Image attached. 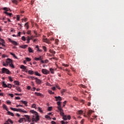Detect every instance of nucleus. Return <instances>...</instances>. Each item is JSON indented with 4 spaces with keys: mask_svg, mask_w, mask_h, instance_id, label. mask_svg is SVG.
Returning <instances> with one entry per match:
<instances>
[{
    "mask_svg": "<svg viewBox=\"0 0 124 124\" xmlns=\"http://www.w3.org/2000/svg\"><path fill=\"white\" fill-rule=\"evenodd\" d=\"M30 113H31L32 114H34V115H35V117H33L32 119V122H35L36 123H37L38 121H39V115H38V113L37 112L33 110H31Z\"/></svg>",
    "mask_w": 124,
    "mask_h": 124,
    "instance_id": "f257e3e1",
    "label": "nucleus"
},
{
    "mask_svg": "<svg viewBox=\"0 0 124 124\" xmlns=\"http://www.w3.org/2000/svg\"><path fill=\"white\" fill-rule=\"evenodd\" d=\"M12 62H13V60H11L10 58H7L6 60V63L3 62V66H8V65L12 63Z\"/></svg>",
    "mask_w": 124,
    "mask_h": 124,
    "instance_id": "f03ea898",
    "label": "nucleus"
},
{
    "mask_svg": "<svg viewBox=\"0 0 124 124\" xmlns=\"http://www.w3.org/2000/svg\"><path fill=\"white\" fill-rule=\"evenodd\" d=\"M2 87H3V88H8L9 89H11V88H12V85H11V84H5V82H4V81H3L2 82Z\"/></svg>",
    "mask_w": 124,
    "mask_h": 124,
    "instance_id": "7ed1b4c3",
    "label": "nucleus"
},
{
    "mask_svg": "<svg viewBox=\"0 0 124 124\" xmlns=\"http://www.w3.org/2000/svg\"><path fill=\"white\" fill-rule=\"evenodd\" d=\"M2 73L4 74L6 73V74H10V71L8 70V69H6L5 67L2 68Z\"/></svg>",
    "mask_w": 124,
    "mask_h": 124,
    "instance_id": "20e7f679",
    "label": "nucleus"
},
{
    "mask_svg": "<svg viewBox=\"0 0 124 124\" xmlns=\"http://www.w3.org/2000/svg\"><path fill=\"white\" fill-rule=\"evenodd\" d=\"M16 112H20V113H24V114L28 113V112H27V111H25L24 109H22L21 108H16Z\"/></svg>",
    "mask_w": 124,
    "mask_h": 124,
    "instance_id": "39448f33",
    "label": "nucleus"
},
{
    "mask_svg": "<svg viewBox=\"0 0 124 124\" xmlns=\"http://www.w3.org/2000/svg\"><path fill=\"white\" fill-rule=\"evenodd\" d=\"M43 42H45V43H47V44H51V41L50 39L45 38L43 39Z\"/></svg>",
    "mask_w": 124,
    "mask_h": 124,
    "instance_id": "423d86ee",
    "label": "nucleus"
},
{
    "mask_svg": "<svg viewBox=\"0 0 124 124\" xmlns=\"http://www.w3.org/2000/svg\"><path fill=\"white\" fill-rule=\"evenodd\" d=\"M42 72L43 74L47 75V74H50V71H48V70H46V69H43L42 70Z\"/></svg>",
    "mask_w": 124,
    "mask_h": 124,
    "instance_id": "0eeeda50",
    "label": "nucleus"
},
{
    "mask_svg": "<svg viewBox=\"0 0 124 124\" xmlns=\"http://www.w3.org/2000/svg\"><path fill=\"white\" fill-rule=\"evenodd\" d=\"M8 40L10 42H11V43H12L14 45H15L16 46H17L18 44V43H17V42L12 40V39H11V38H9Z\"/></svg>",
    "mask_w": 124,
    "mask_h": 124,
    "instance_id": "6e6552de",
    "label": "nucleus"
},
{
    "mask_svg": "<svg viewBox=\"0 0 124 124\" xmlns=\"http://www.w3.org/2000/svg\"><path fill=\"white\" fill-rule=\"evenodd\" d=\"M58 109L60 112L61 115L62 116V117L64 115V113H63V110H62V108L60 107H58Z\"/></svg>",
    "mask_w": 124,
    "mask_h": 124,
    "instance_id": "1a4fd4ad",
    "label": "nucleus"
},
{
    "mask_svg": "<svg viewBox=\"0 0 124 124\" xmlns=\"http://www.w3.org/2000/svg\"><path fill=\"white\" fill-rule=\"evenodd\" d=\"M34 60H35V61H41V60H43V56H40L38 58L35 57Z\"/></svg>",
    "mask_w": 124,
    "mask_h": 124,
    "instance_id": "9d476101",
    "label": "nucleus"
},
{
    "mask_svg": "<svg viewBox=\"0 0 124 124\" xmlns=\"http://www.w3.org/2000/svg\"><path fill=\"white\" fill-rule=\"evenodd\" d=\"M35 80L36 81V83H37L38 84H41L42 83V81L40 79L37 78H35Z\"/></svg>",
    "mask_w": 124,
    "mask_h": 124,
    "instance_id": "9b49d317",
    "label": "nucleus"
},
{
    "mask_svg": "<svg viewBox=\"0 0 124 124\" xmlns=\"http://www.w3.org/2000/svg\"><path fill=\"white\" fill-rule=\"evenodd\" d=\"M20 68L21 69H24V70H26V72H28V69H27V67L26 66H24V65H21L20 66Z\"/></svg>",
    "mask_w": 124,
    "mask_h": 124,
    "instance_id": "f8f14e48",
    "label": "nucleus"
},
{
    "mask_svg": "<svg viewBox=\"0 0 124 124\" xmlns=\"http://www.w3.org/2000/svg\"><path fill=\"white\" fill-rule=\"evenodd\" d=\"M25 118H26L27 120V122H29V123H31V118L30 117V116L29 115H25Z\"/></svg>",
    "mask_w": 124,
    "mask_h": 124,
    "instance_id": "ddd939ff",
    "label": "nucleus"
},
{
    "mask_svg": "<svg viewBox=\"0 0 124 124\" xmlns=\"http://www.w3.org/2000/svg\"><path fill=\"white\" fill-rule=\"evenodd\" d=\"M56 101H62V97L61 96H55Z\"/></svg>",
    "mask_w": 124,
    "mask_h": 124,
    "instance_id": "4468645a",
    "label": "nucleus"
},
{
    "mask_svg": "<svg viewBox=\"0 0 124 124\" xmlns=\"http://www.w3.org/2000/svg\"><path fill=\"white\" fill-rule=\"evenodd\" d=\"M93 110H91L88 111L87 115L89 118L91 117V115H92V114H93Z\"/></svg>",
    "mask_w": 124,
    "mask_h": 124,
    "instance_id": "2eb2a0df",
    "label": "nucleus"
},
{
    "mask_svg": "<svg viewBox=\"0 0 124 124\" xmlns=\"http://www.w3.org/2000/svg\"><path fill=\"white\" fill-rule=\"evenodd\" d=\"M28 46L27 45H22L21 46H20V48H21L22 49H26V48H27L28 47Z\"/></svg>",
    "mask_w": 124,
    "mask_h": 124,
    "instance_id": "dca6fc26",
    "label": "nucleus"
},
{
    "mask_svg": "<svg viewBox=\"0 0 124 124\" xmlns=\"http://www.w3.org/2000/svg\"><path fill=\"white\" fill-rule=\"evenodd\" d=\"M20 102L23 103V104H24V105H25V106H28V102H27V101L21 100Z\"/></svg>",
    "mask_w": 124,
    "mask_h": 124,
    "instance_id": "f3484780",
    "label": "nucleus"
},
{
    "mask_svg": "<svg viewBox=\"0 0 124 124\" xmlns=\"http://www.w3.org/2000/svg\"><path fill=\"white\" fill-rule=\"evenodd\" d=\"M34 94L37 96H43V94H41V93H38L37 92L35 93Z\"/></svg>",
    "mask_w": 124,
    "mask_h": 124,
    "instance_id": "a211bd4d",
    "label": "nucleus"
},
{
    "mask_svg": "<svg viewBox=\"0 0 124 124\" xmlns=\"http://www.w3.org/2000/svg\"><path fill=\"white\" fill-rule=\"evenodd\" d=\"M24 120H26V118H20V119L18 121V123H23L24 122Z\"/></svg>",
    "mask_w": 124,
    "mask_h": 124,
    "instance_id": "6ab92c4d",
    "label": "nucleus"
},
{
    "mask_svg": "<svg viewBox=\"0 0 124 124\" xmlns=\"http://www.w3.org/2000/svg\"><path fill=\"white\" fill-rule=\"evenodd\" d=\"M36 48L37 49V52H40V53H41L43 51L42 49H39V47L38 46H36Z\"/></svg>",
    "mask_w": 124,
    "mask_h": 124,
    "instance_id": "aec40b11",
    "label": "nucleus"
},
{
    "mask_svg": "<svg viewBox=\"0 0 124 124\" xmlns=\"http://www.w3.org/2000/svg\"><path fill=\"white\" fill-rule=\"evenodd\" d=\"M7 114L10 116H12V117H14V114L9 111L8 110Z\"/></svg>",
    "mask_w": 124,
    "mask_h": 124,
    "instance_id": "412c9836",
    "label": "nucleus"
},
{
    "mask_svg": "<svg viewBox=\"0 0 124 124\" xmlns=\"http://www.w3.org/2000/svg\"><path fill=\"white\" fill-rule=\"evenodd\" d=\"M28 51L29 53H33V50L31 47H28Z\"/></svg>",
    "mask_w": 124,
    "mask_h": 124,
    "instance_id": "4be33fe9",
    "label": "nucleus"
},
{
    "mask_svg": "<svg viewBox=\"0 0 124 124\" xmlns=\"http://www.w3.org/2000/svg\"><path fill=\"white\" fill-rule=\"evenodd\" d=\"M10 55L13 56L14 57V58H15V59H18V58L17 57V56H16V55H15V54H14L12 52H10Z\"/></svg>",
    "mask_w": 124,
    "mask_h": 124,
    "instance_id": "5701e85b",
    "label": "nucleus"
},
{
    "mask_svg": "<svg viewBox=\"0 0 124 124\" xmlns=\"http://www.w3.org/2000/svg\"><path fill=\"white\" fill-rule=\"evenodd\" d=\"M78 115H82L83 114V111L82 110H78V111L77 112Z\"/></svg>",
    "mask_w": 124,
    "mask_h": 124,
    "instance_id": "b1692460",
    "label": "nucleus"
},
{
    "mask_svg": "<svg viewBox=\"0 0 124 124\" xmlns=\"http://www.w3.org/2000/svg\"><path fill=\"white\" fill-rule=\"evenodd\" d=\"M49 71H50L51 73H52V74H54V73H55V72H54V69L52 68H50Z\"/></svg>",
    "mask_w": 124,
    "mask_h": 124,
    "instance_id": "393cba45",
    "label": "nucleus"
},
{
    "mask_svg": "<svg viewBox=\"0 0 124 124\" xmlns=\"http://www.w3.org/2000/svg\"><path fill=\"white\" fill-rule=\"evenodd\" d=\"M13 3H15V4H18V1L17 0H12Z\"/></svg>",
    "mask_w": 124,
    "mask_h": 124,
    "instance_id": "a878e982",
    "label": "nucleus"
},
{
    "mask_svg": "<svg viewBox=\"0 0 124 124\" xmlns=\"http://www.w3.org/2000/svg\"><path fill=\"white\" fill-rule=\"evenodd\" d=\"M16 91H18V92H19L20 93H21V92H22V90H21V88L19 87H16Z\"/></svg>",
    "mask_w": 124,
    "mask_h": 124,
    "instance_id": "bb28decb",
    "label": "nucleus"
},
{
    "mask_svg": "<svg viewBox=\"0 0 124 124\" xmlns=\"http://www.w3.org/2000/svg\"><path fill=\"white\" fill-rule=\"evenodd\" d=\"M4 13L6 14V15H8V16H11L12 15V13H9L7 12H4Z\"/></svg>",
    "mask_w": 124,
    "mask_h": 124,
    "instance_id": "cd10ccee",
    "label": "nucleus"
},
{
    "mask_svg": "<svg viewBox=\"0 0 124 124\" xmlns=\"http://www.w3.org/2000/svg\"><path fill=\"white\" fill-rule=\"evenodd\" d=\"M28 73L29 74H30V75H32V74H33V71L32 70H29L28 71Z\"/></svg>",
    "mask_w": 124,
    "mask_h": 124,
    "instance_id": "c85d7f7f",
    "label": "nucleus"
},
{
    "mask_svg": "<svg viewBox=\"0 0 124 124\" xmlns=\"http://www.w3.org/2000/svg\"><path fill=\"white\" fill-rule=\"evenodd\" d=\"M16 85H17V86H20V83L19 81L16 80L14 82Z\"/></svg>",
    "mask_w": 124,
    "mask_h": 124,
    "instance_id": "c756f323",
    "label": "nucleus"
},
{
    "mask_svg": "<svg viewBox=\"0 0 124 124\" xmlns=\"http://www.w3.org/2000/svg\"><path fill=\"white\" fill-rule=\"evenodd\" d=\"M3 109H5V110H6V111H8V110H7V106H6L5 104L3 105Z\"/></svg>",
    "mask_w": 124,
    "mask_h": 124,
    "instance_id": "7c9ffc66",
    "label": "nucleus"
},
{
    "mask_svg": "<svg viewBox=\"0 0 124 124\" xmlns=\"http://www.w3.org/2000/svg\"><path fill=\"white\" fill-rule=\"evenodd\" d=\"M3 10H5L6 12H7V11H9V10H10V9H8V8L7 7L3 8Z\"/></svg>",
    "mask_w": 124,
    "mask_h": 124,
    "instance_id": "2f4dec72",
    "label": "nucleus"
},
{
    "mask_svg": "<svg viewBox=\"0 0 124 124\" xmlns=\"http://www.w3.org/2000/svg\"><path fill=\"white\" fill-rule=\"evenodd\" d=\"M42 48L44 50L45 52H47V47L45 46H43Z\"/></svg>",
    "mask_w": 124,
    "mask_h": 124,
    "instance_id": "473e14b6",
    "label": "nucleus"
},
{
    "mask_svg": "<svg viewBox=\"0 0 124 124\" xmlns=\"http://www.w3.org/2000/svg\"><path fill=\"white\" fill-rule=\"evenodd\" d=\"M35 75H36V76H41V75L38 73V72H35Z\"/></svg>",
    "mask_w": 124,
    "mask_h": 124,
    "instance_id": "72a5a7b5",
    "label": "nucleus"
},
{
    "mask_svg": "<svg viewBox=\"0 0 124 124\" xmlns=\"http://www.w3.org/2000/svg\"><path fill=\"white\" fill-rule=\"evenodd\" d=\"M9 66L11 67H12V68H15V66H14V65L12 63H11L10 64H9Z\"/></svg>",
    "mask_w": 124,
    "mask_h": 124,
    "instance_id": "f704fd0d",
    "label": "nucleus"
},
{
    "mask_svg": "<svg viewBox=\"0 0 124 124\" xmlns=\"http://www.w3.org/2000/svg\"><path fill=\"white\" fill-rule=\"evenodd\" d=\"M25 27H26V29L27 30H28V29H29V23H26L25 24Z\"/></svg>",
    "mask_w": 124,
    "mask_h": 124,
    "instance_id": "c9c22d12",
    "label": "nucleus"
},
{
    "mask_svg": "<svg viewBox=\"0 0 124 124\" xmlns=\"http://www.w3.org/2000/svg\"><path fill=\"white\" fill-rule=\"evenodd\" d=\"M62 118L65 121H66V120H67V116H66V115H64L63 116H62Z\"/></svg>",
    "mask_w": 124,
    "mask_h": 124,
    "instance_id": "e433bc0d",
    "label": "nucleus"
},
{
    "mask_svg": "<svg viewBox=\"0 0 124 124\" xmlns=\"http://www.w3.org/2000/svg\"><path fill=\"white\" fill-rule=\"evenodd\" d=\"M21 39L22 40H23V41H26V37L25 36H22L21 37Z\"/></svg>",
    "mask_w": 124,
    "mask_h": 124,
    "instance_id": "4c0bfd02",
    "label": "nucleus"
},
{
    "mask_svg": "<svg viewBox=\"0 0 124 124\" xmlns=\"http://www.w3.org/2000/svg\"><path fill=\"white\" fill-rule=\"evenodd\" d=\"M0 42L2 43H5L4 40L1 39L0 37Z\"/></svg>",
    "mask_w": 124,
    "mask_h": 124,
    "instance_id": "58836bf2",
    "label": "nucleus"
},
{
    "mask_svg": "<svg viewBox=\"0 0 124 124\" xmlns=\"http://www.w3.org/2000/svg\"><path fill=\"white\" fill-rule=\"evenodd\" d=\"M48 93H50V94H54L55 93L52 92V91L51 90H49L48 91Z\"/></svg>",
    "mask_w": 124,
    "mask_h": 124,
    "instance_id": "ea45409f",
    "label": "nucleus"
},
{
    "mask_svg": "<svg viewBox=\"0 0 124 124\" xmlns=\"http://www.w3.org/2000/svg\"><path fill=\"white\" fill-rule=\"evenodd\" d=\"M57 105L59 106L58 107H61L62 108V106L61 105V102L60 101L57 102Z\"/></svg>",
    "mask_w": 124,
    "mask_h": 124,
    "instance_id": "a19ab883",
    "label": "nucleus"
},
{
    "mask_svg": "<svg viewBox=\"0 0 124 124\" xmlns=\"http://www.w3.org/2000/svg\"><path fill=\"white\" fill-rule=\"evenodd\" d=\"M26 60L27 62H31V58H26Z\"/></svg>",
    "mask_w": 124,
    "mask_h": 124,
    "instance_id": "79ce46f5",
    "label": "nucleus"
},
{
    "mask_svg": "<svg viewBox=\"0 0 124 124\" xmlns=\"http://www.w3.org/2000/svg\"><path fill=\"white\" fill-rule=\"evenodd\" d=\"M38 111L40 112V113H43V111H42V109L41 108H38Z\"/></svg>",
    "mask_w": 124,
    "mask_h": 124,
    "instance_id": "37998d69",
    "label": "nucleus"
},
{
    "mask_svg": "<svg viewBox=\"0 0 124 124\" xmlns=\"http://www.w3.org/2000/svg\"><path fill=\"white\" fill-rule=\"evenodd\" d=\"M80 87L81 88H83V89H86V86H85V85H83V84H81V85H80Z\"/></svg>",
    "mask_w": 124,
    "mask_h": 124,
    "instance_id": "c03bdc74",
    "label": "nucleus"
},
{
    "mask_svg": "<svg viewBox=\"0 0 124 124\" xmlns=\"http://www.w3.org/2000/svg\"><path fill=\"white\" fill-rule=\"evenodd\" d=\"M62 65H63V66H65V67H67L69 66L68 64H65V63H63V64H62Z\"/></svg>",
    "mask_w": 124,
    "mask_h": 124,
    "instance_id": "a18cd8bd",
    "label": "nucleus"
},
{
    "mask_svg": "<svg viewBox=\"0 0 124 124\" xmlns=\"http://www.w3.org/2000/svg\"><path fill=\"white\" fill-rule=\"evenodd\" d=\"M35 107H36V105H35V104L32 105V108H35V109H36Z\"/></svg>",
    "mask_w": 124,
    "mask_h": 124,
    "instance_id": "49530a36",
    "label": "nucleus"
},
{
    "mask_svg": "<svg viewBox=\"0 0 124 124\" xmlns=\"http://www.w3.org/2000/svg\"><path fill=\"white\" fill-rule=\"evenodd\" d=\"M8 78H9V80L10 81V82H13V79H12L11 77H10Z\"/></svg>",
    "mask_w": 124,
    "mask_h": 124,
    "instance_id": "de8ad7c7",
    "label": "nucleus"
},
{
    "mask_svg": "<svg viewBox=\"0 0 124 124\" xmlns=\"http://www.w3.org/2000/svg\"><path fill=\"white\" fill-rule=\"evenodd\" d=\"M27 40H28V41H30L31 40V37H30V36H27Z\"/></svg>",
    "mask_w": 124,
    "mask_h": 124,
    "instance_id": "09e8293b",
    "label": "nucleus"
},
{
    "mask_svg": "<svg viewBox=\"0 0 124 124\" xmlns=\"http://www.w3.org/2000/svg\"><path fill=\"white\" fill-rule=\"evenodd\" d=\"M8 122L10 123V124H13V122L12 121V120L11 119H8Z\"/></svg>",
    "mask_w": 124,
    "mask_h": 124,
    "instance_id": "8fccbe9b",
    "label": "nucleus"
},
{
    "mask_svg": "<svg viewBox=\"0 0 124 124\" xmlns=\"http://www.w3.org/2000/svg\"><path fill=\"white\" fill-rule=\"evenodd\" d=\"M58 42H59V39H55V43H56V45H58Z\"/></svg>",
    "mask_w": 124,
    "mask_h": 124,
    "instance_id": "3c124183",
    "label": "nucleus"
},
{
    "mask_svg": "<svg viewBox=\"0 0 124 124\" xmlns=\"http://www.w3.org/2000/svg\"><path fill=\"white\" fill-rule=\"evenodd\" d=\"M29 78H31L32 80H35V78H34V77H29Z\"/></svg>",
    "mask_w": 124,
    "mask_h": 124,
    "instance_id": "603ef678",
    "label": "nucleus"
},
{
    "mask_svg": "<svg viewBox=\"0 0 124 124\" xmlns=\"http://www.w3.org/2000/svg\"><path fill=\"white\" fill-rule=\"evenodd\" d=\"M11 110L16 111V108H10Z\"/></svg>",
    "mask_w": 124,
    "mask_h": 124,
    "instance_id": "864d4df0",
    "label": "nucleus"
},
{
    "mask_svg": "<svg viewBox=\"0 0 124 124\" xmlns=\"http://www.w3.org/2000/svg\"><path fill=\"white\" fill-rule=\"evenodd\" d=\"M65 91L66 90L65 89L61 90V93L63 94V93H65Z\"/></svg>",
    "mask_w": 124,
    "mask_h": 124,
    "instance_id": "5fc2aeb1",
    "label": "nucleus"
},
{
    "mask_svg": "<svg viewBox=\"0 0 124 124\" xmlns=\"http://www.w3.org/2000/svg\"><path fill=\"white\" fill-rule=\"evenodd\" d=\"M85 122V119H82L81 122H80V124H84V122Z\"/></svg>",
    "mask_w": 124,
    "mask_h": 124,
    "instance_id": "6e6d98bb",
    "label": "nucleus"
},
{
    "mask_svg": "<svg viewBox=\"0 0 124 124\" xmlns=\"http://www.w3.org/2000/svg\"><path fill=\"white\" fill-rule=\"evenodd\" d=\"M66 104V101H65L63 103V107H64V106H65Z\"/></svg>",
    "mask_w": 124,
    "mask_h": 124,
    "instance_id": "4d7b16f0",
    "label": "nucleus"
},
{
    "mask_svg": "<svg viewBox=\"0 0 124 124\" xmlns=\"http://www.w3.org/2000/svg\"><path fill=\"white\" fill-rule=\"evenodd\" d=\"M8 95H9V96H11V97H14V95H13V94L9 93Z\"/></svg>",
    "mask_w": 124,
    "mask_h": 124,
    "instance_id": "13d9d810",
    "label": "nucleus"
},
{
    "mask_svg": "<svg viewBox=\"0 0 124 124\" xmlns=\"http://www.w3.org/2000/svg\"><path fill=\"white\" fill-rule=\"evenodd\" d=\"M15 99L19 100L21 99V97H20L19 96L16 97Z\"/></svg>",
    "mask_w": 124,
    "mask_h": 124,
    "instance_id": "bf43d9fd",
    "label": "nucleus"
},
{
    "mask_svg": "<svg viewBox=\"0 0 124 124\" xmlns=\"http://www.w3.org/2000/svg\"><path fill=\"white\" fill-rule=\"evenodd\" d=\"M73 99H74V100H76V101H78V98H77V97H74Z\"/></svg>",
    "mask_w": 124,
    "mask_h": 124,
    "instance_id": "052dcab7",
    "label": "nucleus"
},
{
    "mask_svg": "<svg viewBox=\"0 0 124 124\" xmlns=\"http://www.w3.org/2000/svg\"><path fill=\"white\" fill-rule=\"evenodd\" d=\"M48 111H51L52 110V107H49L47 109Z\"/></svg>",
    "mask_w": 124,
    "mask_h": 124,
    "instance_id": "680f3d73",
    "label": "nucleus"
},
{
    "mask_svg": "<svg viewBox=\"0 0 124 124\" xmlns=\"http://www.w3.org/2000/svg\"><path fill=\"white\" fill-rule=\"evenodd\" d=\"M33 38H34V36L33 35L30 37V39H31V40H33Z\"/></svg>",
    "mask_w": 124,
    "mask_h": 124,
    "instance_id": "e2e57ef3",
    "label": "nucleus"
},
{
    "mask_svg": "<svg viewBox=\"0 0 124 124\" xmlns=\"http://www.w3.org/2000/svg\"><path fill=\"white\" fill-rule=\"evenodd\" d=\"M56 87L57 88V89H58V90H61V88L60 87V86H59V85H56Z\"/></svg>",
    "mask_w": 124,
    "mask_h": 124,
    "instance_id": "0e129e2a",
    "label": "nucleus"
},
{
    "mask_svg": "<svg viewBox=\"0 0 124 124\" xmlns=\"http://www.w3.org/2000/svg\"><path fill=\"white\" fill-rule=\"evenodd\" d=\"M68 119L69 120H70V119H71V117H70V115H68L67 117V119Z\"/></svg>",
    "mask_w": 124,
    "mask_h": 124,
    "instance_id": "69168bd1",
    "label": "nucleus"
},
{
    "mask_svg": "<svg viewBox=\"0 0 124 124\" xmlns=\"http://www.w3.org/2000/svg\"><path fill=\"white\" fill-rule=\"evenodd\" d=\"M31 31H27V34H31Z\"/></svg>",
    "mask_w": 124,
    "mask_h": 124,
    "instance_id": "338daca9",
    "label": "nucleus"
},
{
    "mask_svg": "<svg viewBox=\"0 0 124 124\" xmlns=\"http://www.w3.org/2000/svg\"><path fill=\"white\" fill-rule=\"evenodd\" d=\"M51 124H56V123L55 122V121H51Z\"/></svg>",
    "mask_w": 124,
    "mask_h": 124,
    "instance_id": "774afa93",
    "label": "nucleus"
}]
</instances>
